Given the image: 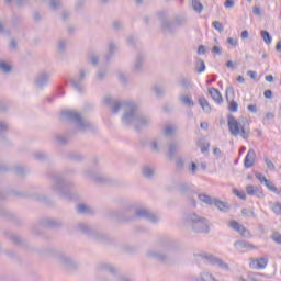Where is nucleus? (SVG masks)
I'll use <instances>...</instances> for the list:
<instances>
[{
    "instance_id": "obj_1",
    "label": "nucleus",
    "mask_w": 281,
    "mask_h": 281,
    "mask_svg": "<svg viewBox=\"0 0 281 281\" xmlns=\"http://www.w3.org/2000/svg\"><path fill=\"white\" fill-rule=\"evenodd\" d=\"M104 104L112 109V113H120V109H123L122 123L125 126H135L137 117L139 116V109L135 102H120L113 100L111 97H105Z\"/></svg>"
},
{
    "instance_id": "obj_2",
    "label": "nucleus",
    "mask_w": 281,
    "mask_h": 281,
    "mask_svg": "<svg viewBox=\"0 0 281 281\" xmlns=\"http://www.w3.org/2000/svg\"><path fill=\"white\" fill-rule=\"evenodd\" d=\"M109 218H113L114 221L128 222L135 221V218H145V221H149L150 223H157L159 217L155 215V213L150 212L148 209H134L132 206H126L121 211H108Z\"/></svg>"
},
{
    "instance_id": "obj_3",
    "label": "nucleus",
    "mask_w": 281,
    "mask_h": 281,
    "mask_svg": "<svg viewBox=\"0 0 281 281\" xmlns=\"http://www.w3.org/2000/svg\"><path fill=\"white\" fill-rule=\"evenodd\" d=\"M76 170L67 169L65 173H53L50 175L52 187L50 190L61 196V199H66L67 201H74L76 198V193H74L75 184L71 181L65 180V175H74Z\"/></svg>"
},
{
    "instance_id": "obj_4",
    "label": "nucleus",
    "mask_w": 281,
    "mask_h": 281,
    "mask_svg": "<svg viewBox=\"0 0 281 281\" xmlns=\"http://www.w3.org/2000/svg\"><path fill=\"white\" fill-rule=\"evenodd\" d=\"M9 196H18L19 199H34L35 201H41L42 203H49V199H47L45 195H41L37 193L30 194L25 191H16L12 190L9 193L0 191V203H3L5 199ZM0 216H3L4 218H8L9 221H13L15 225H21L22 221L14 214L8 212V210L0 207Z\"/></svg>"
},
{
    "instance_id": "obj_5",
    "label": "nucleus",
    "mask_w": 281,
    "mask_h": 281,
    "mask_svg": "<svg viewBox=\"0 0 281 281\" xmlns=\"http://www.w3.org/2000/svg\"><path fill=\"white\" fill-rule=\"evenodd\" d=\"M184 225L194 232V234H210V223L207 220L196 212H188L184 214Z\"/></svg>"
},
{
    "instance_id": "obj_6",
    "label": "nucleus",
    "mask_w": 281,
    "mask_h": 281,
    "mask_svg": "<svg viewBox=\"0 0 281 281\" xmlns=\"http://www.w3.org/2000/svg\"><path fill=\"white\" fill-rule=\"evenodd\" d=\"M158 19L160 21V27L165 34L175 36L177 34V27H183L188 23V19L183 15H176L172 21L168 20L166 12H159Z\"/></svg>"
},
{
    "instance_id": "obj_7",
    "label": "nucleus",
    "mask_w": 281,
    "mask_h": 281,
    "mask_svg": "<svg viewBox=\"0 0 281 281\" xmlns=\"http://www.w3.org/2000/svg\"><path fill=\"white\" fill-rule=\"evenodd\" d=\"M241 122L243 124L238 122L233 114L227 115V124L231 135H233V137H238L239 135L243 139H249L250 131L247 127L249 126V120L243 119Z\"/></svg>"
},
{
    "instance_id": "obj_8",
    "label": "nucleus",
    "mask_w": 281,
    "mask_h": 281,
    "mask_svg": "<svg viewBox=\"0 0 281 281\" xmlns=\"http://www.w3.org/2000/svg\"><path fill=\"white\" fill-rule=\"evenodd\" d=\"M61 116H64L65 120H68V122L75 124V126H77L79 131H93L95 128L93 123L82 117V114H80L79 112L66 110L61 112Z\"/></svg>"
},
{
    "instance_id": "obj_9",
    "label": "nucleus",
    "mask_w": 281,
    "mask_h": 281,
    "mask_svg": "<svg viewBox=\"0 0 281 281\" xmlns=\"http://www.w3.org/2000/svg\"><path fill=\"white\" fill-rule=\"evenodd\" d=\"M60 227H63V221L53 217H44L32 227V234H34V236H41L45 228L60 229Z\"/></svg>"
},
{
    "instance_id": "obj_10",
    "label": "nucleus",
    "mask_w": 281,
    "mask_h": 281,
    "mask_svg": "<svg viewBox=\"0 0 281 281\" xmlns=\"http://www.w3.org/2000/svg\"><path fill=\"white\" fill-rule=\"evenodd\" d=\"M198 199L206 205H214L215 207H217V210H220V212H229V210L232 209L229 203L221 201L216 198H212L205 193L199 194Z\"/></svg>"
},
{
    "instance_id": "obj_11",
    "label": "nucleus",
    "mask_w": 281,
    "mask_h": 281,
    "mask_svg": "<svg viewBox=\"0 0 281 281\" xmlns=\"http://www.w3.org/2000/svg\"><path fill=\"white\" fill-rule=\"evenodd\" d=\"M77 232H80L81 234H85L86 236H89V238H92L93 240H97L98 243H102L106 239V236L104 234L98 232L93 227H91L88 224L79 223L76 226Z\"/></svg>"
},
{
    "instance_id": "obj_12",
    "label": "nucleus",
    "mask_w": 281,
    "mask_h": 281,
    "mask_svg": "<svg viewBox=\"0 0 281 281\" xmlns=\"http://www.w3.org/2000/svg\"><path fill=\"white\" fill-rule=\"evenodd\" d=\"M83 176L86 177V179H89L94 183H100V184L111 183V178L104 176V173L98 170L87 169L83 171Z\"/></svg>"
},
{
    "instance_id": "obj_13",
    "label": "nucleus",
    "mask_w": 281,
    "mask_h": 281,
    "mask_svg": "<svg viewBox=\"0 0 281 281\" xmlns=\"http://www.w3.org/2000/svg\"><path fill=\"white\" fill-rule=\"evenodd\" d=\"M178 190L181 194L186 196L189 205H192V207H196V196L199 198L196 191L192 190L190 186H188V183L179 184Z\"/></svg>"
},
{
    "instance_id": "obj_14",
    "label": "nucleus",
    "mask_w": 281,
    "mask_h": 281,
    "mask_svg": "<svg viewBox=\"0 0 281 281\" xmlns=\"http://www.w3.org/2000/svg\"><path fill=\"white\" fill-rule=\"evenodd\" d=\"M199 258H202V260H206V262L209 265H217V267H220V269H224V271H229V265L225 263V261H223L221 258L212 255V254H200Z\"/></svg>"
},
{
    "instance_id": "obj_15",
    "label": "nucleus",
    "mask_w": 281,
    "mask_h": 281,
    "mask_svg": "<svg viewBox=\"0 0 281 281\" xmlns=\"http://www.w3.org/2000/svg\"><path fill=\"white\" fill-rule=\"evenodd\" d=\"M58 260L63 267H66L69 271H76L78 269V262L67 255H59Z\"/></svg>"
},
{
    "instance_id": "obj_16",
    "label": "nucleus",
    "mask_w": 281,
    "mask_h": 281,
    "mask_svg": "<svg viewBox=\"0 0 281 281\" xmlns=\"http://www.w3.org/2000/svg\"><path fill=\"white\" fill-rule=\"evenodd\" d=\"M4 236L8 238V240H11L14 245H19L20 247H29L27 241L25 239L21 238L18 234H14L9 231H4Z\"/></svg>"
},
{
    "instance_id": "obj_17",
    "label": "nucleus",
    "mask_w": 281,
    "mask_h": 281,
    "mask_svg": "<svg viewBox=\"0 0 281 281\" xmlns=\"http://www.w3.org/2000/svg\"><path fill=\"white\" fill-rule=\"evenodd\" d=\"M85 77H86L85 70L80 69L79 78L70 80L74 89H76V91H78V93H85V87L82 86V82H85Z\"/></svg>"
},
{
    "instance_id": "obj_18",
    "label": "nucleus",
    "mask_w": 281,
    "mask_h": 281,
    "mask_svg": "<svg viewBox=\"0 0 281 281\" xmlns=\"http://www.w3.org/2000/svg\"><path fill=\"white\" fill-rule=\"evenodd\" d=\"M49 78H52V75H49V72H40L35 77V86L37 87V89H43L44 87H47Z\"/></svg>"
},
{
    "instance_id": "obj_19",
    "label": "nucleus",
    "mask_w": 281,
    "mask_h": 281,
    "mask_svg": "<svg viewBox=\"0 0 281 281\" xmlns=\"http://www.w3.org/2000/svg\"><path fill=\"white\" fill-rule=\"evenodd\" d=\"M134 126L136 131H139L140 128H146L147 126H150V119L138 112V117Z\"/></svg>"
},
{
    "instance_id": "obj_20",
    "label": "nucleus",
    "mask_w": 281,
    "mask_h": 281,
    "mask_svg": "<svg viewBox=\"0 0 281 281\" xmlns=\"http://www.w3.org/2000/svg\"><path fill=\"white\" fill-rule=\"evenodd\" d=\"M269 265V258L260 257L259 259L250 258V267L254 269H267Z\"/></svg>"
},
{
    "instance_id": "obj_21",
    "label": "nucleus",
    "mask_w": 281,
    "mask_h": 281,
    "mask_svg": "<svg viewBox=\"0 0 281 281\" xmlns=\"http://www.w3.org/2000/svg\"><path fill=\"white\" fill-rule=\"evenodd\" d=\"M144 60H146V55L144 53H137L136 59L134 63V71L135 74H139L144 69Z\"/></svg>"
},
{
    "instance_id": "obj_22",
    "label": "nucleus",
    "mask_w": 281,
    "mask_h": 281,
    "mask_svg": "<svg viewBox=\"0 0 281 281\" xmlns=\"http://www.w3.org/2000/svg\"><path fill=\"white\" fill-rule=\"evenodd\" d=\"M254 164H256V150L249 149L245 157L244 166L245 168H252Z\"/></svg>"
},
{
    "instance_id": "obj_23",
    "label": "nucleus",
    "mask_w": 281,
    "mask_h": 281,
    "mask_svg": "<svg viewBox=\"0 0 281 281\" xmlns=\"http://www.w3.org/2000/svg\"><path fill=\"white\" fill-rule=\"evenodd\" d=\"M148 257L155 258V260H158V262H164V263H166V262H168V260H170L168 255H166L164 252H158V251H149Z\"/></svg>"
},
{
    "instance_id": "obj_24",
    "label": "nucleus",
    "mask_w": 281,
    "mask_h": 281,
    "mask_svg": "<svg viewBox=\"0 0 281 281\" xmlns=\"http://www.w3.org/2000/svg\"><path fill=\"white\" fill-rule=\"evenodd\" d=\"M209 95H211L212 100H214V102H216L217 104H223V95H221L218 89L210 88Z\"/></svg>"
},
{
    "instance_id": "obj_25",
    "label": "nucleus",
    "mask_w": 281,
    "mask_h": 281,
    "mask_svg": "<svg viewBox=\"0 0 281 281\" xmlns=\"http://www.w3.org/2000/svg\"><path fill=\"white\" fill-rule=\"evenodd\" d=\"M234 247H236V249H256V246H254V244L245 240L235 241Z\"/></svg>"
},
{
    "instance_id": "obj_26",
    "label": "nucleus",
    "mask_w": 281,
    "mask_h": 281,
    "mask_svg": "<svg viewBox=\"0 0 281 281\" xmlns=\"http://www.w3.org/2000/svg\"><path fill=\"white\" fill-rule=\"evenodd\" d=\"M199 104L204 113H212V106L210 105V102L207 101V99H205V97H201L199 99Z\"/></svg>"
},
{
    "instance_id": "obj_27",
    "label": "nucleus",
    "mask_w": 281,
    "mask_h": 281,
    "mask_svg": "<svg viewBox=\"0 0 281 281\" xmlns=\"http://www.w3.org/2000/svg\"><path fill=\"white\" fill-rule=\"evenodd\" d=\"M180 102L184 106H189V109H192L194 106V101L192 100V97L188 94L180 95Z\"/></svg>"
},
{
    "instance_id": "obj_28",
    "label": "nucleus",
    "mask_w": 281,
    "mask_h": 281,
    "mask_svg": "<svg viewBox=\"0 0 281 281\" xmlns=\"http://www.w3.org/2000/svg\"><path fill=\"white\" fill-rule=\"evenodd\" d=\"M0 71L1 74H12V65L3 59H0Z\"/></svg>"
},
{
    "instance_id": "obj_29",
    "label": "nucleus",
    "mask_w": 281,
    "mask_h": 281,
    "mask_svg": "<svg viewBox=\"0 0 281 281\" xmlns=\"http://www.w3.org/2000/svg\"><path fill=\"white\" fill-rule=\"evenodd\" d=\"M115 52H117V46H115V44H113V42H111L109 44V54L105 56L106 63H109V60H111L113 58V55L115 54Z\"/></svg>"
},
{
    "instance_id": "obj_30",
    "label": "nucleus",
    "mask_w": 281,
    "mask_h": 281,
    "mask_svg": "<svg viewBox=\"0 0 281 281\" xmlns=\"http://www.w3.org/2000/svg\"><path fill=\"white\" fill-rule=\"evenodd\" d=\"M179 150V144L177 143H170L169 144V150H168V157L172 159L175 155H177V151Z\"/></svg>"
},
{
    "instance_id": "obj_31",
    "label": "nucleus",
    "mask_w": 281,
    "mask_h": 281,
    "mask_svg": "<svg viewBox=\"0 0 281 281\" xmlns=\"http://www.w3.org/2000/svg\"><path fill=\"white\" fill-rule=\"evenodd\" d=\"M142 175L143 177H145L146 179H153V176L155 175V170H153L150 167L145 166L142 169Z\"/></svg>"
},
{
    "instance_id": "obj_32",
    "label": "nucleus",
    "mask_w": 281,
    "mask_h": 281,
    "mask_svg": "<svg viewBox=\"0 0 281 281\" xmlns=\"http://www.w3.org/2000/svg\"><path fill=\"white\" fill-rule=\"evenodd\" d=\"M192 8L198 14H201L203 12V3H201V0H191Z\"/></svg>"
},
{
    "instance_id": "obj_33",
    "label": "nucleus",
    "mask_w": 281,
    "mask_h": 281,
    "mask_svg": "<svg viewBox=\"0 0 281 281\" xmlns=\"http://www.w3.org/2000/svg\"><path fill=\"white\" fill-rule=\"evenodd\" d=\"M246 192L249 196H256V194H258V192H260V188H258L257 186H247L246 187Z\"/></svg>"
},
{
    "instance_id": "obj_34",
    "label": "nucleus",
    "mask_w": 281,
    "mask_h": 281,
    "mask_svg": "<svg viewBox=\"0 0 281 281\" xmlns=\"http://www.w3.org/2000/svg\"><path fill=\"white\" fill-rule=\"evenodd\" d=\"M78 214H91L93 210L91 207H88L86 204H79L77 206Z\"/></svg>"
},
{
    "instance_id": "obj_35",
    "label": "nucleus",
    "mask_w": 281,
    "mask_h": 281,
    "mask_svg": "<svg viewBox=\"0 0 281 281\" xmlns=\"http://www.w3.org/2000/svg\"><path fill=\"white\" fill-rule=\"evenodd\" d=\"M68 159H70L71 161H82V159H85V156L80 153L71 151L68 155Z\"/></svg>"
},
{
    "instance_id": "obj_36",
    "label": "nucleus",
    "mask_w": 281,
    "mask_h": 281,
    "mask_svg": "<svg viewBox=\"0 0 281 281\" xmlns=\"http://www.w3.org/2000/svg\"><path fill=\"white\" fill-rule=\"evenodd\" d=\"M260 34H261V38H263L266 45H271V42L273 41L271 33H269V31H261Z\"/></svg>"
},
{
    "instance_id": "obj_37",
    "label": "nucleus",
    "mask_w": 281,
    "mask_h": 281,
    "mask_svg": "<svg viewBox=\"0 0 281 281\" xmlns=\"http://www.w3.org/2000/svg\"><path fill=\"white\" fill-rule=\"evenodd\" d=\"M243 224L238 223L237 221L235 220H232L229 222V227H232V229H234L235 232H240V229L243 228Z\"/></svg>"
},
{
    "instance_id": "obj_38",
    "label": "nucleus",
    "mask_w": 281,
    "mask_h": 281,
    "mask_svg": "<svg viewBox=\"0 0 281 281\" xmlns=\"http://www.w3.org/2000/svg\"><path fill=\"white\" fill-rule=\"evenodd\" d=\"M120 30H124V22H122L120 20H115L113 22V31L114 32H120Z\"/></svg>"
},
{
    "instance_id": "obj_39",
    "label": "nucleus",
    "mask_w": 281,
    "mask_h": 281,
    "mask_svg": "<svg viewBox=\"0 0 281 281\" xmlns=\"http://www.w3.org/2000/svg\"><path fill=\"white\" fill-rule=\"evenodd\" d=\"M88 60H89V63H91L93 65V67H95V65H98L100 63V57H98V55H95V54H90L88 56Z\"/></svg>"
},
{
    "instance_id": "obj_40",
    "label": "nucleus",
    "mask_w": 281,
    "mask_h": 281,
    "mask_svg": "<svg viewBox=\"0 0 281 281\" xmlns=\"http://www.w3.org/2000/svg\"><path fill=\"white\" fill-rule=\"evenodd\" d=\"M272 212L277 214V216H281V203L274 202L271 206Z\"/></svg>"
},
{
    "instance_id": "obj_41",
    "label": "nucleus",
    "mask_w": 281,
    "mask_h": 281,
    "mask_svg": "<svg viewBox=\"0 0 281 281\" xmlns=\"http://www.w3.org/2000/svg\"><path fill=\"white\" fill-rule=\"evenodd\" d=\"M268 190H270L271 192H276V194H280V191H278V188L276 186H273V182H271V180H268L265 184Z\"/></svg>"
},
{
    "instance_id": "obj_42",
    "label": "nucleus",
    "mask_w": 281,
    "mask_h": 281,
    "mask_svg": "<svg viewBox=\"0 0 281 281\" xmlns=\"http://www.w3.org/2000/svg\"><path fill=\"white\" fill-rule=\"evenodd\" d=\"M198 74H203L205 71V61L203 59H199L196 63Z\"/></svg>"
},
{
    "instance_id": "obj_43",
    "label": "nucleus",
    "mask_w": 281,
    "mask_h": 281,
    "mask_svg": "<svg viewBox=\"0 0 281 281\" xmlns=\"http://www.w3.org/2000/svg\"><path fill=\"white\" fill-rule=\"evenodd\" d=\"M228 111H231V113H236V111H238V102L232 100L228 103Z\"/></svg>"
},
{
    "instance_id": "obj_44",
    "label": "nucleus",
    "mask_w": 281,
    "mask_h": 281,
    "mask_svg": "<svg viewBox=\"0 0 281 281\" xmlns=\"http://www.w3.org/2000/svg\"><path fill=\"white\" fill-rule=\"evenodd\" d=\"M154 91H155V94L157 95V98H161V95H164V93H166V89H164V87H161V86H155Z\"/></svg>"
},
{
    "instance_id": "obj_45",
    "label": "nucleus",
    "mask_w": 281,
    "mask_h": 281,
    "mask_svg": "<svg viewBox=\"0 0 281 281\" xmlns=\"http://www.w3.org/2000/svg\"><path fill=\"white\" fill-rule=\"evenodd\" d=\"M239 233H240V236H243L244 238H251V232L247 229V227L245 226H241Z\"/></svg>"
},
{
    "instance_id": "obj_46",
    "label": "nucleus",
    "mask_w": 281,
    "mask_h": 281,
    "mask_svg": "<svg viewBox=\"0 0 281 281\" xmlns=\"http://www.w3.org/2000/svg\"><path fill=\"white\" fill-rule=\"evenodd\" d=\"M150 150L151 153H159V142L157 139L150 142Z\"/></svg>"
},
{
    "instance_id": "obj_47",
    "label": "nucleus",
    "mask_w": 281,
    "mask_h": 281,
    "mask_svg": "<svg viewBox=\"0 0 281 281\" xmlns=\"http://www.w3.org/2000/svg\"><path fill=\"white\" fill-rule=\"evenodd\" d=\"M233 194H235V196H238V199H241V201L247 200V194H245V192H240L238 189H233Z\"/></svg>"
},
{
    "instance_id": "obj_48",
    "label": "nucleus",
    "mask_w": 281,
    "mask_h": 281,
    "mask_svg": "<svg viewBox=\"0 0 281 281\" xmlns=\"http://www.w3.org/2000/svg\"><path fill=\"white\" fill-rule=\"evenodd\" d=\"M126 43L127 45H130V47H135V43H137V37H135V35H130L126 38Z\"/></svg>"
},
{
    "instance_id": "obj_49",
    "label": "nucleus",
    "mask_w": 281,
    "mask_h": 281,
    "mask_svg": "<svg viewBox=\"0 0 281 281\" xmlns=\"http://www.w3.org/2000/svg\"><path fill=\"white\" fill-rule=\"evenodd\" d=\"M180 85H181V87H183V89L188 90V89H190V87H192V81L183 78V79H181Z\"/></svg>"
},
{
    "instance_id": "obj_50",
    "label": "nucleus",
    "mask_w": 281,
    "mask_h": 281,
    "mask_svg": "<svg viewBox=\"0 0 281 281\" xmlns=\"http://www.w3.org/2000/svg\"><path fill=\"white\" fill-rule=\"evenodd\" d=\"M33 157L37 161H45V159H47V155H45L43 153H35V154H33Z\"/></svg>"
},
{
    "instance_id": "obj_51",
    "label": "nucleus",
    "mask_w": 281,
    "mask_h": 281,
    "mask_svg": "<svg viewBox=\"0 0 281 281\" xmlns=\"http://www.w3.org/2000/svg\"><path fill=\"white\" fill-rule=\"evenodd\" d=\"M214 30H216L217 32H223L225 29L223 27V23L218 22V21H214L212 23Z\"/></svg>"
},
{
    "instance_id": "obj_52",
    "label": "nucleus",
    "mask_w": 281,
    "mask_h": 281,
    "mask_svg": "<svg viewBox=\"0 0 281 281\" xmlns=\"http://www.w3.org/2000/svg\"><path fill=\"white\" fill-rule=\"evenodd\" d=\"M8 131H10L8 123L0 121V134L8 133Z\"/></svg>"
},
{
    "instance_id": "obj_53",
    "label": "nucleus",
    "mask_w": 281,
    "mask_h": 281,
    "mask_svg": "<svg viewBox=\"0 0 281 281\" xmlns=\"http://www.w3.org/2000/svg\"><path fill=\"white\" fill-rule=\"evenodd\" d=\"M49 8L53 10H58V8H60V0H50Z\"/></svg>"
},
{
    "instance_id": "obj_54",
    "label": "nucleus",
    "mask_w": 281,
    "mask_h": 281,
    "mask_svg": "<svg viewBox=\"0 0 281 281\" xmlns=\"http://www.w3.org/2000/svg\"><path fill=\"white\" fill-rule=\"evenodd\" d=\"M229 95L231 98H234V88L232 86L226 88V100L229 102Z\"/></svg>"
},
{
    "instance_id": "obj_55",
    "label": "nucleus",
    "mask_w": 281,
    "mask_h": 281,
    "mask_svg": "<svg viewBox=\"0 0 281 281\" xmlns=\"http://www.w3.org/2000/svg\"><path fill=\"white\" fill-rule=\"evenodd\" d=\"M265 164H266L267 168H269L270 170H276V165L273 164V161H271V159L266 157Z\"/></svg>"
},
{
    "instance_id": "obj_56",
    "label": "nucleus",
    "mask_w": 281,
    "mask_h": 281,
    "mask_svg": "<svg viewBox=\"0 0 281 281\" xmlns=\"http://www.w3.org/2000/svg\"><path fill=\"white\" fill-rule=\"evenodd\" d=\"M56 142L60 145V146H65V144H67L68 139L66 136H57L56 137Z\"/></svg>"
},
{
    "instance_id": "obj_57",
    "label": "nucleus",
    "mask_w": 281,
    "mask_h": 281,
    "mask_svg": "<svg viewBox=\"0 0 281 281\" xmlns=\"http://www.w3.org/2000/svg\"><path fill=\"white\" fill-rule=\"evenodd\" d=\"M213 154H214V156L216 157V159H223V151H221V148L215 147V148L213 149Z\"/></svg>"
},
{
    "instance_id": "obj_58",
    "label": "nucleus",
    "mask_w": 281,
    "mask_h": 281,
    "mask_svg": "<svg viewBox=\"0 0 281 281\" xmlns=\"http://www.w3.org/2000/svg\"><path fill=\"white\" fill-rule=\"evenodd\" d=\"M66 48H67V42L65 40H60L58 42V49H59V52H65Z\"/></svg>"
},
{
    "instance_id": "obj_59",
    "label": "nucleus",
    "mask_w": 281,
    "mask_h": 281,
    "mask_svg": "<svg viewBox=\"0 0 281 281\" xmlns=\"http://www.w3.org/2000/svg\"><path fill=\"white\" fill-rule=\"evenodd\" d=\"M184 161H183V158L179 157L176 159V166L177 168H179V170H183V166H184Z\"/></svg>"
},
{
    "instance_id": "obj_60",
    "label": "nucleus",
    "mask_w": 281,
    "mask_h": 281,
    "mask_svg": "<svg viewBox=\"0 0 281 281\" xmlns=\"http://www.w3.org/2000/svg\"><path fill=\"white\" fill-rule=\"evenodd\" d=\"M256 179H258L260 181V183H267L269 181V179H267V177L262 176V173H256L255 175Z\"/></svg>"
},
{
    "instance_id": "obj_61",
    "label": "nucleus",
    "mask_w": 281,
    "mask_h": 281,
    "mask_svg": "<svg viewBox=\"0 0 281 281\" xmlns=\"http://www.w3.org/2000/svg\"><path fill=\"white\" fill-rule=\"evenodd\" d=\"M172 133H175V130L172 128V126L165 127L164 135H166V137H170V135H172Z\"/></svg>"
},
{
    "instance_id": "obj_62",
    "label": "nucleus",
    "mask_w": 281,
    "mask_h": 281,
    "mask_svg": "<svg viewBox=\"0 0 281 281\" xmlns=\"http://www.w3.org/2000/svg\"><path fill=\"white\" fill-rule=\"evenodd\" d=\"M272 240H274V243H277V245H281V235L280 233H276L272 235Z\"/></svg>"
},
{
    "instance_id": "obj_63",
    "label": "nucleus",
    "mask_w": 281,
    "mask_h": 281,
    "mask_svg": "<svg viewBox=\"0 0 281 281\" xmlns=\"http://www.w3.org/2000/svg\"><path fill=\"white\" fill-rule=\"evenodd\" d=\"M189 170L191 175H196V170H199V167L195 165V162H191Z\"/></svg>"
},
{
    "instance_id": "obj_64",
    "label": "nucleus",
    "mask_w": 281,
    "mask_h": 281,
    "mask_svg": "<svg viewBox=\"0 0 281 281\" xmlns=\"http://www.w3.org/2000/svg\"><path fill=\"white\" fill-rule=\"evenodd\" d=\"M236 5V2L234 0H226L224 2V8H234Z\"/></svg>"
}]
</instances>
